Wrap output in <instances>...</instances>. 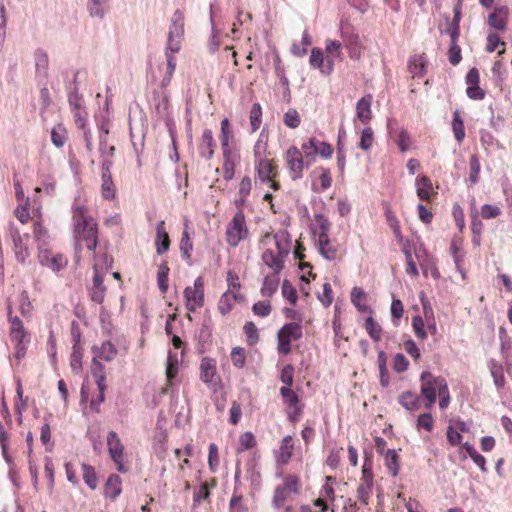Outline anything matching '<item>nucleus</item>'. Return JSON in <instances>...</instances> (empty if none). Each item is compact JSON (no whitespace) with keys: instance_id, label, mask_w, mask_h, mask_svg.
Returning a JSON list of instances; mask_svg holds the SVG:
<instances>
[{"instance_id":"nucleus-1","label":"nucleus","mask_w":512,"mask_h":512,"mask_svg":"<svg viewBox=\"0 0 512 512\" xmlns=\"http://www.w3.org/2000/svg\"><path fill=\"white\" fill-rule=\"evenodd\" d=\"M72 221L76 248L80 249L84 241L87 249L94 250L98 243L97 223L89 215L88 209L83 204L74 203L72 206Z\"/></svg>"},{"instance_id":"nucleus-2","label":"nucleus","mask_w":512,"mask_h":512,"mask_svg":"<svg viewBox=\"0 0 512 512\" xmlns=\"http://www.w3.org/2000/svg\"><path fill=\"white\" fill-rule=\"evenodd\" d=\"M247 237L248 229L245 221V215L242 210H239L227 225L226 240L230 246L236 247Z\"/></svg>"},{"instance_id":"nucleus-3","label":"nucleus","mask_w":512,"mask_h":512,"mask_svg":"<svg viewBox=\"0 0 512 512\" xmlns=\"http://www.w3.org/2000/svg\"><path fill=\"white\" fill-rule=\"evenodd\" d=\"M302 336V326L299 323L290 322L285 324L277 333L278 352L282 355L289 354L291 352V340H298Z\"/></svg>"},{"instance_id":"nucleus-4","label":"nucleus","mask_w":512,"mask_h":512,"mask_svg":"<svg viewBox=\"0 0 512 512\" xmlns=\"http://www.w3.org/2000/svg\"><path fill=\"white\" fill-rule=\"evenodd\" d=\"M184 36V13L177 9L171 17L168 33L167 50L177 53L180 50V42Z\"/></svg>"},{"instance_id":"nucleus-5","label":"nucleus","mask_w":512,"mask_h":512,"mask_svg":"<svg viewBox=\"0 0 512 512\" xmlns=\"http://www.w3.org/2000/svg\"><path fill=\"white\" fill-rule=\"evenodd\" d=\"M186 308L190 312H195L197 308L204 305V281L202 277H197L193 287H186L184 290Z\"/></svg>"},{"instance_id":"nucleus-6","label":"nucleus","mask_w":512,"mask_h":512,"mask_svg":"<svg viewBox=\"0 0 512 512\" xmlns=\"http://www.w3.org/2000/svg\"><path fill=\"white\" fill-rule=\"evenodd\" d=\"M285 159L288 170L294 173L292 179L297 180L302 178V173L306 165L300 150L295 146L290 147L286 151Z\"/></svg>"},{"instance_id":"nucleus-7","label":"nucleus","mask_w":512,"mask_h":512,"mask_svg":"<svg viewBox=\"0 0 512 512\" xmlns=\"http://www.w3.org/2000/svg\"><path fill=\"white\" fill-rule=\"evenodd\" d=\"M107 445L110 456L112 460L118 465V470L120 472H126V469L123 465V450L124 447L121 443L120 438L118 437L115 431H110L107 436Z\"/></svg>"},{"instance_id":"nucleus-8","label":"nucleus","mask_w":512,"mask_h":512,"mask_svg":"<svg viewBox=\"0 0 512 512\" xmlns=\"http://www.w3.org/2000/svg\"><path fill=\"white\" fill-rule=\"evenodd\" d=\"M92 285L88 288L89 297L91 301L102 304L106 295V286L104 285L103 275L98 270V265L95 264Z\"/></svg>"},{"instance_id":"nucleus-9","label":"nucleus","mask_w":512,"mask_h":512,"mask_svg":"<svg viewBox=\"0 0 512 512\" xmlns=\"http://www.w3.org/2000/svg\"><path fill=\"white\" fill-rule=\"evenodd\" d=\"M216 360L204 357L200 363V379L209 386L216 385Z\"/></svg>"},{"instance_id":"nucleus-10","label":"nucleus","mask_w":512,"mask_h":512,"mask_svg":"<svg viewBox=\"0 0 512 512\" xmlns=\"http://www.w3.org/2000/svg\"><path fill=\"white\" fill-rule=\"evenodd\" d=\"M341 37L349 51L350 58L358 59L361 54L359 35L341 27Z\"/></svg>"},{"instance_id":"nucleus-11","label":"nucleus","mask_w":512,"mask_h":512,"mask_svg":"<svg viewBox=\"0 0 512 512\" xmlns=\"http://www.w3.org/2000/svg\"><path fill=\"white\" fill-rule=\"evenodd\" d=\"M91 351L93 353V358L97 361L104 360L107 362L112 361L117 355V349L111 341H105L101 344V346H92Z\"/></svg>"},{"instance_id":"nucleus-12","label":"nucleus","mask_w":512,"mask_h":512,"mask_svg":"<svg viewBox=\"0 0 512 512\" xmlns=\"http://www.w3.org/2000/svg\"><path fill=\"white\" fill-rule=\"evenodd\" d=\"M38 258L41 265L51 268L53 271H60L66 265V260L62 255H53L47 250L41 251Z\"/></svg>"},{"instance_id":"nucleus-13","label":"nucleus","mask_w":512,"mask_h":512,"mask_svg":"<svg viewBox=\"0 0 512 512\" xmlns=\"http://www.w3.org/2000/svg\"><path fill=\"white\" fill-rule=\"evenodd\" d=\"M372 100L373 96L371 94H367L359 99L356 104V115L362 124H368L372 119Z\"/></svg>"},{"instance_id":"nucleus-14","label":"nucleus","mask_w":512,"mask_h":512,"mask_svg":"<svg viewBox=\"0 0 512 512\" xmlns=\"http://www.w3.org/2000/svg\"><path fill=\"white\" fill-rule=\"evenodd\" d=\"M309 63L313 68L320 69L326 75L331 74L333 71V61L327 60V63L324 65V54L320 48L312 49Z\"/></svg>"},{"instance_id":"nucleus-15","label":"nucleus","mask_w":512,"mask_h":512,"mask_svg":"<svg viewBox=\"0 0 512 512\" xmlns=\"http://www.w3.org/2000/svg\"><path fill=\"white\" fill-rule=\"evenodd\" d=\"M215 141L213 133L210 129L203 131L200 143H199V154L201 157L210 160L214 156Z\"/></svg>"},{"instance_id":"nucleus-16","label":"nucleus","mask_w":512,"mask_h":512,"mask_svg":"<svg viewBox=\"0 0 512 512\" xmlns=\"http://www.w3.org/2000/svg\"><path fill=\"white\" fill-rule=\"evenodd\" d=\"M238 156L232 152L231 149L223 150V165L222 175L224 180L230 181L235 175V165L238 160Z\"/></svg>"},{"instance_id":"nucleus-17","label":"nucleus","mask_w":512,"mask_h":512,"mask_svg":"<svg viewBox=\"0 0 512 512\" xmlns=\"http://www.w3.org/2000/svg\"><path fill=\"white\" fill-rule=\"evenodd\" d=\"M256 169L258 177L263 182H270L275 176L276 166L272 160L264 158L256 160Z\"/></svg>"},{"instance_id":"nucleus-18","label":"nucleus","mask_w":512,"mask_h":512,"mask_svg":"<svg viewBox=\"0 0 512 512\" xmlns=\"http://www.w3.org/2000/svg\"><path fill=\"white\" fill-rule=\"evenodd\" d=\"M156 251L157 254L161 255L169 250L170 239L169 235L165 230V222L160 221L156 227Z\"/></svg>"},{"instance_id":"nucleus-19","label":"nucleus","mask_w":512,"mask_h":512,"mask_svg":"<svg viewBox=\"0 0 512 512\" xmlns=\"http://www.w3.org/2000/svg\"><path fill=\"white\" fill-rule=\"evenodd\" d=\"M121 483V478L118 475H110L104 485L105 497L116 499L122 492Z\"/></svg>"},{"instance_id":"nucleus-20","label":"nucleus","mask_w":512,"mask_h":512,"mask_svg":"<svg viewBox=\"0 0 512 512\" xmlns=\"http://www.w3.org/2000/svg\"><path fill=\"white\" fill-rule=\"evenodd\" d=\"M278 254L281 258H285L290 253L289 233L285 230L277 232L273 235Z\"/></svg>"},{"instance_id":"nucleus-21","label":"nucleus","mask_w":512,"mask_h":512,"mask_svg":"<svg viewBox=\"0 0 512 512\" xmlns=\"http://www.w3.org/2000/svg\"><path fill=\"white\" fill-rule=\"evenodd\" d=\"M36 75L46 78L48 75L49 60L47 53L42 49H37L34 53Z\"/></svg>"},{"instance_id":"nucleus-22","label":"nucleus","mask_w":512,"mask_h":512,"mask_svg":"<svg viewBox=\"0 0 512 512\" xmlns=\"http://www.w3.org/2000/svg\"><path fill=\"white\" fill-rule=\"evenodd\" d=\"M284 258H281L278 255H275V253L272 251V250H269L267 249L266 251H264L263 255H262V260L263 262L268 266L270 267L271 269L274 270L275 274H278L280 273V271L283 269V264H284V261H283Z\"/></svg>"},{"instance_id":"nucleus-23","label":"nucleus","mask_w":512,"mask_h":512,"mask_svg":"<svg viewBox=\"0 0 512 512\" xmlns=\"http://www.w3.org/2000/svg\"><path fill=\"white\" fill-rule=\"evenodd\" d=\"M91 373L92 376L96 380V384L98 389L106 390V372L104 366L101 364L100 361H97L96 359H92L91 363Z\"/></svg>"},{"instance_id":"nucleus-24","label":"nucleus","mask_w":512,"mask_h":512,"mask_svg":"<svg viewBox=\"0 0 512 512\" xmlns=\"http://www.w3.org/2000/svg\"><path fill=\"white\" fill-rule=\"evenodd\" d=\"M87 10L89 12L90 17L103 19L106 12L107 6L105 0H88L87 1Z\"/></svg>"},{"instance_id":"nucleus-25","label":"nucleus","mask_w":512,"mask_h":512,"mask_svg":"<svg viewBox=\"0 0 512 512\" xmlns=\"http://www.w3.org/2000/svg\"><path fill=\"white\" fill-rule=\"evenodd\" d=\"M14 252L18 262L25 263L30 253L19 234L13 236Z\"/></svg>"},{"instance_id":"nucleus-26","label":"nucleus","mask_w":512,"mask_h":512,"mask_svg":"<svg viewBox=\"0 0 512 512\" xmlns=\"http://www.w3.org/2000/svg\"><path fill=\"white\" fill-rule=\"evenodd\" d=\"M373 487V479L367 478L366 480H361L358 488H357V497L359 501L366 505L372 493Z\"/></svg>"},{"instance_id":"nucleus-27","label":"nucleus","mask_w":512,"mask_h":512,"mask_svg":"<svg viewBox=\"0 0 512 512\" xmlns=\"http://www.w3.org/2000/svg\"><path fill=\"white\" fill-rule=\"evenodd\" d=\"M101 193L105 199H113L115 197V186L111 174L101 175Z\"/></svg>"},{"instance_id":"nucleus-28","label":"nucleus","mask_w":512,"mask_h":512,"mask_svg":"<svg viewBox=\"0 0 512 512\" xmlns=\"http://www.w3.org/2000/svg\"><path fill=\"white\" fill-rule=\"evenodd\" d=\"M386 362H387V356L384 351L380 350L378 352L377 363H378L379 372H380V384L383 387H387L389 385V375H388V370L386 367Z\"/></svg>"},{"instance_id":"nucleus-29","label":"nucleus","mask_w":512,"mask_h":512,"mask_svg":"<svg viewBox=\"0 0 512 512\" xmlns=\"http://www.w3.org/2000/svg\"><path fill=\"white\" fill-rule=\"evenodd\" d=\"M240 297L241 296H239L237 294H232L229 291L225 292L221 296L219 303H218V310L220 311V313L223 315H226L227 313H229L232 309V300L236 301Z\"/></svg>"},{"instance_id":"nucleus-30","label":"nucleus","mask_w":512,"mask_h":512,"mask_svg":"<svg viewBox=\"0 0 512 512\" xmlns=\"http://www.w3.org/2000/svg\"><path fill=\"white\" fill-rule=\"evenodd\" d=\"M279 285V278L277 276L275 277H269L266 276L264 278L262 287H261V294L264 297H271L278 289Z\"/></svg>"},{"instance_id":"nucleus-31","label":"nucleus","mask_w":512,"mask_h":512,"mask_svg":"<svg viewBox=\"0 0 512 512\" xmlns=\"http://www.w3.org/2000/svg\"><path fill=\"white\" fill-rule=\"evenodd\" d=\"M82 470L84 482L90 489L95 490L97 488L98 479L94 468L88 464H82Z\"/></svg>"},{"instance_id":"nucleus-32","label":"nucleus","mask_w":512,"mask_h":512,"mask_svg":"<svg viewBox=\"0 0 512 512\" xmlns=\"http://www.w3.org/2000/svg\"><path fill=\"white\" fill-rule=\"evenodd\" d=\"M319 242V252L321 256L329 261H332L337 256V249L331 245L329 238L324 242L322 239L318 240Z\"/></svg>"},{"instance_id":"nucleus-33","label":"nucleus","mask_w":512,"mask_h":512,"mask_svg":"<svg viewBox=\"0 0 512 512\" xmlns=\"http://www.w3.org/2000/svg\"><path fill=\"white\" fill-rule=\"evenodd\" d=\"M36 192H44L48 196H53L56 192V180L51 175L43 177L42 184L40 187L35 189Z\"/></svg>"},{"instance_id":"nucleus-34","label":"nucleus","mask_w":512,"mask_h":512,"mask_svg":"<svg viewBox=\"0 0 512 512\" xmlns=\"http://www.w3.org/2000/svg\"><path fill=\"white\" fill-rule=\"evenodd\" d=\"M262 122V108L259 103H254L250 111L251 131L255 132L259 129Z\"/></svg>"},{"instance_id":"nucleus-35","label":"nucleus","mask_w":512,"mask_h":512,"mask_svg":"<svg viewBox=\"0 0 512 512\" xmlns=\"http://www.w3.org/2000/svg\"><path fill=\"white\" fill-rule=\"evenodd\" d=\"M193 250V243L190 239L187 230H184L180 240V251L181 256L184 260H189L191 257V251Z\"/></svg>"},{"instance_id":"nucleus-36","label":"nucleus","mask_w":512,"mask_h":512,"mask_svg":"<svg viewBox=\"0 0 512 512\" xmlns=\"http://www.w3.org/2000/svg\"><path fill=\"white\" fill-rule=\"evenodd\" d=\"M168 274H169V267L167 263H162L159 266L158 272H157V283L159 290L162 293H166L168 290Z\"/></svg>"},{"instance_id":"nucleus-37","label":"nucleus","mask_w":512,"mask_h":512,"mask_svg":"<svg viewBox=\"0 0 512 512\" xmlns=\"http://www.w3.org/2000/svg\"><path fill=\"white\" fill-rule=\"evenodd\" d=\"M365 297V293L360 287H354L351 291V302L360 312H371L367 305L361 304V298Z\"/></svg>"},{"instance_id":"nucleus-38","label":"nucleus","mask_w":512,"mask_h":512,"mask_svg":"<svg viewBox=\"0 0 512 512\" xmlns=\"http://www.w3.org/2000/svg\"><path fill=\"white\" fill-rule=\"evenodd\" d=\"M365 329L369 336L374 341H379L382 335V329L378 325V323L373 319V317L369 316L365 321Z\"/></svg>"},{"instance_id":"nucleus-39","label":"nucleus","mask_w":512,"mask_h":512,"mask_svg":"<svg viewBox=\"0 0 512 512\" xmlns=\"http://www.w3.org/2000/svg\"><path fill=\"white\" fill-rule=\"evenodd\" d=\"M399 403L408 411L416 410V394L406 391L399 396Z\"/></svg>"},{"instance_id":"nucleus-40","label":"nucleus","mask_w":512,"mask_h":512,"mask_svg":"<svg viewBox=\"0 0 512 512\" xmlns=\"http://www.w3.org/2000/svg\"><path fill=\"white\" fill-rule=\"evenodd\" d=\"M249 345H255L259 341L258 329L254 322H246L243 327Z\"/></svg>"},{"instance_id":"nucleus-41","label":"nucleus","mask_w":512,"mask_h":512,"mask_svg":"<svg viewBox=\"0 0 512 512\" xmlns=\"http://www.w3.org/2000/svg\"><path fill=\"white\" fill-rule=\"evenodd\" d=\"M231 129H230V123L227 118H224L221 121V135H220V141L221 146L223 150L230 149L229 147V141L231 137Z\"/></svg>"},{"instance_id":"nucleus-42","label":"nucleus","mask_w":512,"mask_h":512,"mask_svg":"<svg viewBox=\"0 0 512 512\" xmlns=\"http://www.w3.org/2000/svg\"><path fill=\"white\" fill-rule=\"evenodd\" d=\"M374 141V133L371 127H366L361 132V138L359 142V147L367 151L372 147Z\"/></svg>"},{"instance_id":"nucleus-43","label":"nucleus","mask_w":512,"mask_h":512,"mask_svg":"<svg viewBox=\"0 0 512 512\" xmlns=\"http://www.w3.org/2000/svg\"><path fill=\"white\" fill-rule=\"evenodd\" d=\"M70 366L74 373L78 374L82 370V353L79 346L72 348L70 356Z\"/></svg>"},{"instance_id":"nucleus-44","label":"nucleus","mask_w":512,"mask_h":512,"mask_svg":"<svg viewBox=\"0 0 512 512\" xmlns=\"http://www.w3.org/2000/svg\"><path fill=\"white\" fill-rule=\"evenodd\" d=\"M315 220L320 228L319 240L322 239L324 242L327 241L328 231L330 228L329 220L323 214H316Z\"/></svg>"},{"instance_id":"nucleus-45","label":"nucleus","mask_w":512,"mask_h":512,"mask_svg":"<svg viewBox=\"0 0 512 512\" xmlns=\"http://www.w3.org/2000/svg\"><path fill=\"white\" fill-rule=\"evenodd\" d=\"M280 394L285 403H287L290 407L296 408L298 406L299 397L293 390L290 389V387H281Z\"/></svg>"},{"instance_id":"nucleus-46","label":"nucleus","mask_w":512,"mask_h":512,"mask_svg":"<svg viewBox=\"0 0 512 512\" xmlns=\"http://www.w3.org/2000/svg\"><path fill=\"white\" fill-rule=\"evenodd\" d=\"M281 290L283 297H285L292 305H296L297 291L288 280L283 281Z\"/></svg>"},{"instance_id":"nucleus-47","label":"nucleus","mask_w":512,"mask_h":512,"mask_svg":"<svg viewBox=\"0 0 512 512\" xmlns=\"http://www.w3.org/2000/svg\"><path fill=\"white\" fill-rule=\"evenodd\" d=\"M289 492L282 486H277L274 491L272 504L275 508H280L288 499Z\"/></svg>"},{"instance_id":"nucleus-48","label":"nucleus","mask_w":512,"mask_h":512,"mask_svg":"<svg viewBox=\"0 0 512 512\" xmlns=\"http://www.w3.org/2000/svg\"><path fill=\"white\" fill-rule=\"evenodd\" d=\"M114 153H115V147L113 145H111L108 149V152H106V155L102 156L103 161L101 164V175L111 174V168L113 166L112 158L114 157Z\"/></svg>"},{"instance_id":"nucleus-49","label":"nucleus","mask_w":512,"mask_h":512,"mask_svg":"<svg viewBox=\"0 0 512 512\" xmlns=\"http://www.w3.org/2000/svg\"><path fill=\"white\" fill-rule=\"evenodd\" d=\"M385 455V461L388 469L392 472L393 475H396L399 469L398 466V456L395 450L388 449Z\"/></svg>"},{"instance_id":"nucleus-50","label":"nucleus","mask_w":512,"mask_h":512,"mask_svg":"<svg viewBox=\"0 0 512 512\" xmlns=\"http://www.w3.org/2000/svg\"><path fill=\"white\" fill-rule=\"evenodd\" d=\"M51 140L56 147H62L66 141L65 129L61 126L54 127L51 131Z\"/></svg>"},{"instance_id":"nucleus-51","label":"nucleus","mask_w":512,"mask_h":512,"mask_svg":"<svg viewBox=\"0 0 512 512\" xmlns=\"http://www.w3.org/2000/svg\"><path fill=\"white\" fill-rule=\"evenodd\" d=\"M245 352L241 347H234L231 351V361L237 368H242L245 365Z\"/></svg>"},{"instance_id":"nucleus-52","label":"nucleus","mask_w":512,"mask_h":512,"mask_svg":"<svg viewBox=\"0 0 512 512\" xmlns=\"http://www.w3.org/2000/svg\"><path fill=\"white\" fill-rule=\"evenodd\" d=\"M73 113L74 121L76 126L81 129H86L87 124V112L84 107L71 110Z\"/></svg>"},{"instance_id":"nucleus-53","label":"nucleus","mask_w":512,"mask_h":512,"mask_svg":"<svg viewBox=\"0 0 512 512\" xmlns=\"http://www.w3.org/2000/svg\"><path fill=\"white\" fill-rule=\"evenodd\" d=\"M255 445H256V441H255L254 435L251 432H245L239 438L238 451H244L247 449H251Z\"/></svg>"},{"instance_id":"nucleus-54","label":"nucleus","mask_w":512,"mask_h":512,"mask_svg":"<svg viewBox=\"0 0 512 512\" xmlns=\"http://www.w3.org/2000/svg\"><path fill=\"white\" fill-rule=\"evenodd\" d=\"M283 121H284L285 125H287L288 127L297 128L300 125L301 120H300V116H299V113L297 112V110L289 109L284 114Z\"/></svg>"},{"instance_id":"nucleus-55","label":"nucleus","mask_w":512,"mask_h":512,"mask_svg":"<svg viewBox=\"0 0 512 512\" xmlns=\"http://www.w3.org/2000/svg\"><path fill=\"white\" fill-rule=\"evenodd\" d=\"M251 187V179L248 176L243 177L239 185L240 200L239 202L237 201L238 204H242L243 202H245L247 196L251 191Z\"/></svg>"},{"instance_id":"nucleus-56","label":"nucleus","mask_w":512,"mask_h":512,"mask_svg":"<svg viewBox=\"0 0 512 512\" xmlns=\"http://www.w3.org/2000/svg\"><path fill=\"white\" fill-rule=\"evenodd\" d=\"M283 488H286V491L293 494L299 493V478L296 475H288L284 479V484L281 485Z\"/></svg>"},{"instance_id":"nucleus-57","label":"nucleus","mask_w":512,"mask_h":512,"mask_svg":"<svg viewBox=\"0 0 512 512\" xmlns=\"http://www.w3.org/2000/svg\"><path fill=\"white\" fill-rule=\"evenodd\" d=\"M396 144L402 152H406L411 147V138L405 130H401L396 138Z\"/></svg>"},{"instance_id":"nucleus-58","label":"nucleus","mask_w":512,"mask_h":512,"mask_svg":"<svg viewBox=\"0 0 512 512\" xmlns=\"http://www.w3.org/2000/svg\"><path fill=\"white\" fill-rule=\"evenodd\" d=\"M294 379V367L291 364H287L281 371L280 380L286 385L285 387H290L293 384Z\"/></svg>"},{"instance_id":"nucleus-59","label":"nucleus","mask_w":512,"mask_h":512,"mask_svg":"<svg viewBox=\"0 0 512 512\" xmlns=\"http://www.w3.org/2000/svg\"><path fill=\"white\" fill-rule=\"evenodd\" d=\"M109 134V128L108 124L102 123L99 128V151L101 156L106 155L105 146H106V139Z\"/></svg>"},{"instance_id":"nucleus-60","label":"nucleus","mask_w":512,"mask_h":512,"mask_svg":"<svg viewBox=\"0 0 512 512\" xmlns=\"http://www.w3.org/2000/svg\"><path fill=\"white\" fill-rule=\"evenodd\" d=\"M253 312L261 317H266L271 312V305L265 301H258L252 307Z\"/></svg>"},{"instance_id":"nucleus-61","label":"nucleus","mask_w":512,"mask_h":512,"mask_svg":"<svg viewBox=\"0 0 512 512\" xmlns=\"http://www.w3.org/2000/svg\"><path fill=\"white\" fill-rule=\"evenodd\" d=\"M10 337L13 342L16 344H29L30 343V335L26 329L10 332Z\"/></svg>"},{"instance_id":"nucleus-62","label":"nucleus","mask_w":512,"mask_h":512,"mask_svg":"<svg viewBox=\"0 0 512 512\" xmlns=\"http://www.w3.org/2000/svg\"><path fill=\"white\" fill-rule=\"evenodd\" d=\"M408 364L409 362L403 354L398 353L395 355L393 359V368L396 372H404L408 368Z\"/></svg>"},{"instance_id":"nucleus-63","label":"nucleus","mask_w":512,"mask_h":512,"mask_svg":"<svg viewBox=\"0 0 512 512\" xmlns=\"http://www.w3.org/2000/svg\"><path fill=\"white\" fill-rule=\"evenodd\" d=\"M317 144L318 140L315 138H309L302 144L301 148L305 152L306 157L314 156L317 154Z\"/></svg>"},{"instance_id":"nucleus-64","label":"nucleus","mask_w":512,"mask_h":512,"mask_svg":"<svg viewBox=\"0 0 512 512\" xmlns=\"http://www.w3.org/2000/svg\"><path fill=\"white\" fill-rule=\"evenodd\" d=\"M209 488L207 483H203L200 485V487L194 491L193 495V503L194 506H196L201 499H207L209 497Z\"/></svg>"}]
</instances>
